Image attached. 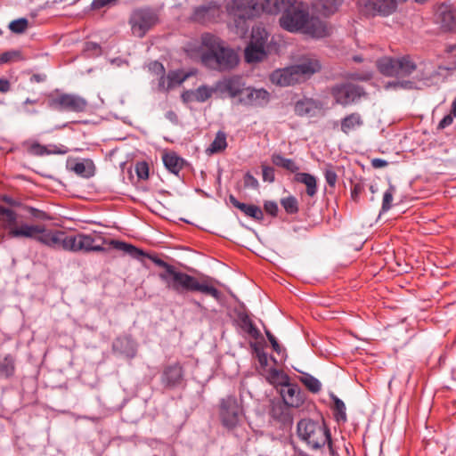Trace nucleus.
Returning <instances> with one entry per match:
<instances>
[{
    "label": "nucleus",
    "instance_id": "31",
    "mask_svg": "<svg viewBox=\"0 0 456 456\" xmlns=\"http://www.w3.org/2000/svg\"><path fill=\"white\" fill-rule=\"evenodd\" d=\"M227 145L226 134L224 131H218L213 142L206 149V153L210 156L223 152L227 148Z\"/></svg>",
    "mask_w": 456,
    "mask_h": 456
},
{
    "label": "nucleus",
    "instance_id": "61",
    "mask_svg": "<svg viewBox=\"0 0 456 456\" xmlns=\"http://www.w3.org/2000/svg\"><path fill=\"white\" fill-rule=\"evenodd\" d=\"M2 200L4 202H5L6 204L12 206V207H19L20 205V203L17 200H15L13 198L8 196V195H4L2 196Z\"/></svg>",
    "mask_w": 456,
    "mask_h": 456
},
{
    "label": "nucleus",
    "instance_id": "63",
    "mask_svg": "<svg viewBox=\"0 0 456 456\" xmlns=\"http://www.w3.org/2000/svg\"><path fill=\"white\" fill-rule=\"evenodd\" d=\"M45 76L40 75V74H34L30 78L31 82H36V83L43 82V81H45Z\"/></svg>",
    "mask_w": 456,
    "mask_h": 456
},
{
    "label": "nucleus",
    "instance_id": "53",
    "mask_svg": "<svg viewBox=\"0 0 456 456\" xmlns=\"http://www.w3.org/2000/svg\"><path fill=\"white\" fill-rule=\"evenodd\" d=\"M264 208L267 214L271 215L273 217L277 216L279 208H278V205L275 201H272V200L265 201L264 204Z\"/></svg>",
    "mask_w": 456,
    "mask_h": 456
},
{
    "label": "nucleus",
    "instance_id": "14",
    "mask_svg": "<svg viewBox=\"0 0 456 456\" xmlns=\"http://www.w3.org/2000/svg\"><path fill=\"white\" fill-rule=\"evenodd\" d=\"M330 94L337 104L347 106L365 95L362 86L352 83H344L331 87Z\"/></svg>",
    "mask_w": 456,
    "mask_h": 456
},
{
    "label": "nucleus",
    "instance_id": "34",
    "mask_svg": "<svg viewBox=\"0 0 456 456\" xmlns=\"http://www.w3.org/2000/svg\"><path fill=\"white\" fill-rule=\"evenodd\" d=\"M343 0H315L314 6L323 15L329 16L336 12Z\"/></svg>",
    "mask_w": 456,
    "mask_h": 456
},
{
    "label": "nucleus",
    "instance_id": "12",
    "mask_svg": "<svg viewBox=\"0 0 456 456\" xmlns=\"http://www.w3.org/2000/svg\"><path fill=\"white\" fill-rule=\"evenodd\" d=\"M358 8L366 17H387L396 11L397 3L396 0H359Z\"/></svg>",
    "mask_w": 456,
    "mask_h": 456
},
{
    "label": "nucleus",
    "instance_id": "3",
    "mask_svg": "<svg viewBox=\"0 0 456 456\" xmlns=\"http://www.w3.org/2000/svg\"><path fill=\"white\" fill-rule=\"evenodd\" d=\"M106 240L102 232L93 231L90 233L78 232L68 235L60 230L48 229L44 224L43 237L40 238V244L51 248H61L70 252H106L105 245L111 246V241Z\"/></svg>",
    "mask_w": 456,
    "mask_h": 456
},
{
    "label": "nucleus",
    "instance_id": "1",
    "mask_svg": "<svg viewBox=\"0 0 456 456\" xmlns=\"http://www.w3.org/2000/svg\"><path fill=\"white\" fill-rule=\"evenodd\" d=\"M110 244L113 248L121 250L134 258L140 259L142 256L150 258L156 265L164 269L163 272L159 273V277L166 284V287L179 295L188 292H200L216 300L221 298V292L214 286L213 281L208 277L199 279L181 272L159 257L149 256L142 250L124 241L111 240Z\"/></svg>",
    "mask_w": 456,
    "mask_h": 456
},
{
    "label": "nucleus",
    "instance_id": "33",
    "mask_svg": "<svg viewBox=\"0 0 456 456\" xmlns=\"http://www.w3.org/2000/svg\"><path fill=\"white\" fill-rule=\"evenodd\" d=\"M214 93H216V86L214 87L200 86L194 91H187L183 94V98H185V95H192L194 101L204 102L208 100Z\"/></svg>",
    "mask_w": 456,
    "mask_h": 456
},
{
    "label": "nucleus",
    "instance_id": "41",
    "mask_svg": "<svg viewBox=\"0 0 456 456\" xmlns=\"http://www.w3.org/2000/svg\"><path fill=\"white\" fill-rule=\"evenodd\" d=\"M281 205L287 214L294 215L298 212V201L294 196H289L281 200Z\"/></svg>",
    "mask_w": 456,
    "mask_h": 456
},
{
    "label": "nucleus",
    "instance_id": "47",
    "mask_svg": "<svg viewBox=\"0 0 456 456\" xmlns=\"http://www.w3.org/2000/svg\"><path fill=\"white\" fill-rule=\"evenodd\" d=\"M135 173L140 179H147L149 177V166L146 162H138L135 165Z\"/></svg>",
    "mask_w": 456,
    "mask_h": 456
},
{
    "label": "nucleus",
    "instance_id": "59",
    "mask_svg": "<svg viewBox=\"0 0 456 456\" xmlns=\"http://www.w3.org/2000/svg\"><path fill=\"white\" fill-rule=\"evenodd\" d=\"M159 76H160V77L159 80V89L160 91H165V92L172 89L171 87H167V76L165 77V74L159 75Z\"/></svg>",
    "mask_w": 456,
    "mask_h": 456
},
{
    "label": "nucleus",
    "instance_id": "10",
    "mask_svg": "<svg viewBox=\"0 0 456 456\" xmlns=\"http://www.w3.org/2000/svg\"><path fill=\"white\" fill-rule=\"evenodd\" d=\"M159 21L157 13L150 8H139L133 11L129 18L132 34L143 37Z\"/></svg>",
    "mask_w": 456,
    "mask_h": 456
},
{
    "label": "nucleus",
    "instance_id": "56",
    "mask_svg": "<svg viewBox=\"0 0 456 456\" xmlns=\"http://www.w3.org/2000/svg\"><path fill=\"white\" fill-rule=\"evenodd\" d=\"M257 360L260 364V367L262 369V374L265 372V370H268V355L265 352H260L257 354Z\"/></svg>",
    "mask_w": 456,
    "mask_h": 456
},
{
    "label": "nucleus",
    "instance_id": "64",
    "mask_svg": "<svg viewBox=\"0 0 456 456\" xmlns=\"http://www.w3.org/2000/svg\"><path fill=\"white\" fill-rule=\"evenodd\" d=\"M450 113L456 117V97L453 99L451 106V111Z\"/></svg>",
    "mask_w": 456,
    "mask_h": 456
},
{
    "label": "nucleus",
    "instance_id": "58",
    "mask_svg": "<svg viewBox=\"0 0 456 456\" xmlns=\"http://www.w3.org/2000/svg\"><path fill=\"white\" fill-rule=\"evenodd\" d=\"M454 118L455 117L453 115H452L451 113L444 116L442 118V120L439 122L438 128L443 129V128H445L446 126H450L452 123Z\"/></svg>",
    "mask_w": 456,
    "mask_h": 456
},
{
    "label": "nucleus",
    "instance_id": "50",
    "mask_svg": "<svg viewBox=\"0 0 456 456\" xmlns=\"http://www.w3.org/2000/svg\"><path fill=\"white\" fill-rule=\"evenodd\" d=\"M261 37L265 38L264 42L265 45L268 39V35L265 29L261 28H253L250 41H260Z\"/></svg>",
    "mask_w": 456,
    "mask_h": 456
},
{
    "label": "nucleus",
    "instance_id": "2",
    "mask_svg": "<svg viewBox=\"0 0 456 456\" xmlns=\"http://www.w3.org/2000/svg\"><path fill=\"white\" fill-rule=\"evenodd\" d=\"M264 12L270 14L282 12L280 26L291 33L300 32L314 38H322L330 34L327 24L311 16L308 6L297 0H264Z\"/></svg>",
    "mask_w": 456,
    "mask_h": 456
},
{
    "label": "nucleus",
    "instance_id": "60",
    "mask_svg": "<svg viewBox=\"0 0 456 456\" xmlns=\"http://www.w3.org/2000/svg\"><path fill=\"white\" fill-rule=\"evenodd\" d=\"M11 90V83L6 78H0V93L5 94Z\"/></svg>",
    "mask_w": 456,
    "mask_h": 456
},
{
    "label": "nucleus",
    "instance_id": "40",
    "mask_svg": "<svg viewBox=\"0 0 456 456\" xmlns=\"http://www.w3.org/2000/svg\"><path fill=\"white\" fill-rule=\"evenodd\" d=\"M188 75L183 73L182 70H172L167 74V87H175L183 83L187 78Z\"/></svg>",
    "mask_w": 456,
    "mask_h": 456
},
{
    "label": "nucleus",
    "instance_id": "9",
    "mask_svg": "<svg viewBox=\"0 0 456 456\" xmlns=\"http://www.w3.org/2000/svg\"><path fill=\"white\" fill-rule=\"evenodd\" d=\"M47 106L57 111L80 113L86 110L88 102L78 94L55 90L47 95Z\"/></svg>",
    "mask_w": 456,
    "mask_h": 456
},
{
    "label": "nucleus",
    "instance_id": "27",
    "mask_svg": "<svg viewBox=\"0 0 456 456\" xmlns=\"http://www.w3.org/2000/svg\"><path fill=\"white\" fill-rule=\"evenodd\" d=\"M272 163L280 168H282L289 173L297 174L299 173L298 164L292 159L285 158L281 153H273L271 157Z\"/></svg>",
    "mask_w": 456,
    "mask_h": 456
},
{
    "label": "nucleus",
    "instance_id": "42",
    "mask_svg": "<svg viewBox=\"0 0 456 456\" xmlns=\"http://www.w3.org/2000/svg\"><path fill=\"white\" fill-rule=\"evenodd\" d=\"M25 210L30 215V216L35 221H50L52 220L51 216L45 211L40 210L38 208L28 207L25 208Z\"/></svg>",
    "mask_w": 456,
    "mask_h": 456
},
{
    "label": "nucleus",
    "instance_id": "20",
    "mask_svg": "<svg viewBox=\"0 0 456 456\" xmlns=\"http://www.w3.org/2000/svg\"><path fill=\"white\" fill-rule=\"evenodd\" d=\"M183 379V370L179 363L167 366L162 373V383L169 387L173 388L179 386Z\"/></svg>",
    "mask_w": 456,
    "mask_h": 456
},
{
    "label": "nucleus",
    "instance_id": "32",
    "mask_svg": "<svg viewBox=\"0 0 456 456\" xmlns=\"http://www.w3.org/2000/svg\"><path fill=\"white\" fill-rule=\"evenodd\" d=\"M263 375L265 377L267 381L273 386L281 387L283 384L289 381V377L282 370H279L276 368H269L265 370Z\"/></svg>",
    "mask_w": 456,
    "mask_h": 456
},
{
    "label": "nucleus",
    "instance_id": "26",
    "mask_svg": "<svg viewBox=\"0 0 456 456\" xmlns=\"http://www.w3.org/2000/svg\"><path fill=\"white\" fill-rule=\"evenodd\" d=\"M294 180L297 183H303L306 188V194L309 197H314L318 191L317 179L314 175L309 173H297Z\"/></svg>",
    "mask_w": 456,
    "mask_h": 456
},
{
    "label": "nucleus",
    "instance_id": "16",
    "mask_svg": "<svg viewBox=\"0 0 456 456\" xmlns=\"http://www.w3.org/2000/svg\"><path fill=\"white\" fill-rule=\"evenodd\" d=\"M245 84L240 76H230L216 83V91L222 96L234 98L243 94Z\"/></svg>",
    "mask_w": 456,
    "mask_h": 456
},
{
    "label": "nucleus",
    "instance_id": "57",
    "mask_svg": "<svg viewBox=\"0 0 456 456\" xmlns=\"http://www.w3.org/2000/svg\"><path fill=\"white\" fill-rule=\"evenodd\" d=\"M149 68L151 71H153L157 75L165 74V68L162 63L159 61H152L150 63Z\"/></svg>",
    "mask_w": 456,
    "mask_h": 456
},
{
    "label": "nucleus",
    "instance_id": "55",
    "mask_svg": "<svg viewBox=\"0 0 456 456\" xmlns=\"http://www.w3.org/2000/svg\"><path fill=\"white\" fill-rule=\"evenodd\" d=\"M243 182L245 187H250L254 189L258 187V181L249 172L244 175Z\"/></svg>",
    "mask_w": 456,
    "mask_h": 456
},
{
    "label": "nucleus",
    "instance_id": "4",
    "mask_svg": "<svg viewBox=\"0 0 456 456\" xmlns=\"http://www.w3.org/2000/svg\"><path fill=\"white\" fill-rule=\"evenodd\" d=\"M198 53L202 65L212 70L228 71L239 63L237 53L211 33L201 35Z\"/></svg>",
    "mask_w": 456,
    "mask_h": 456
},
{
    "label": "nucleus",
    "instance_id": "11",
    "mask_svg": "<svg viewBox=\"0 0 456 456\" xmlns=\"http://www.w3.org/2000/svg\"><path fill=\"white\" fill-rule=\"evenodd\" d=\"M380 73L387 77H403L410 75L416 69V65L408 56L402 58L384 57L377 61Z\"/></svg>",
    "mask_w": 456,
    "mask_h": 456
},
{
    "label": "nucleus",
    "instance_id": "22",
    "mask_svg": "<svg viewBox=\"0 0 456 456\" xmlns=\"http://www.w3.org/2000/svg\"><path fill=\"white\" fill-rule=\"evenodd\" d=\"M264 37L260 41H250L245 49V61L248 63L258 62L266 56Z\"/></svg>",
    "mask_w": 456,
    "mask_h": 456
},
{
    "label": "nucleus",
    "instance_id": "54",
    "mask_svg": "<svg viewBox=\"0 0 456 456\" xmlns=\"http://www.w3.org/2000/svg\"><path fill=\"white\" fill-rule=\"evenodd\" d=\"M117 2V0H93L91 4V8L93 10H100L105 6L113 4Z\"/></svg>",
    "mask_w": 456,
    "mask_h": 456
},
{
    "label": "nucleus",
    "instance_id": "30",
    "mask_svg": "<svg viewBox=\"0 0 456 456\" xmlns=\"http://www.w3.org/2000/svg\"><path fill=\"white\" fill-rule=\"evenodd\" d=\"M16 359L12 354L0 356V379H9L15 373Z\"/></svg>",
    "mask_w": 456,
    "mask_h": 456
},
{
    "label": "nucleus",
    "instance_id": "6",
    "mask_svg": "<svg viewBox=\"0 0 456 456\" xmlns=\"http://www.w3.org/2000/svg\"><path fill=\"white\" fill-rule=\"evenodd\" d=\"M320 69L321 64L317 59L305 58L298 64L274 70L270 80L280 86H289L306 80Z\"/></svg>",
    "mask_w": 456,
    "mask_h": 456
},
{
    "label": "nucleus",
    "instance_id": "17",
    "mask_svg": "<svg viewBox=\"0 0 456 456\" xmlns=\"http://www.w3.org/2000/svg\"><path fill=\"white\" fill-rule=\"evenodd\" d=\"M280 394L281 395L282 402L288 407L297 408L304 402L300 388L297 385L291 384L289 381L281 387Z\"/></svg>",
    "mask_w": 456,
    "mask_h": 456
},
{
    "label": "nucleus",
    "instance_id": "43",
    "mask_svg": "<svg viewBox=\"0 0 456 456\" xmlns=\"http://www.w3.org/2000/svg\"><path fill=\"white\" fill-rule=\"evenodd\" d=\"M28 25V20L25 18H20V19L12 20L9 24V28L13 33L20 34V33H23L27 29Z\"/></svg>",
    "mask_w": 456,
    "mask_h": 456
},
{
    "label": "nucleus",
    "instance_id": "45",
    "mask_svg": "<svg viewBox=\"0 0 456 456\" xmlns=\"http://www.w3.org/2000/svg\"><path fill=\"white\" fill-rule=\"evenodd\" d=\"M395 189L393 186H390L383 195V200H382V212H387L391 208L392 201L394 199Z\"/></svg>",
    "mask_w": 456,
    "mask_h": 456
},
{
    "label": "nucleus",
    "instance_id": "36",
    "mask_svg": "<svg viewBox=\"0 0 456 456\" xmlns=\"http://www.w3.org/2000/svg\"><path fill=\"white\" fill-rule=\"evenodd\" d=\"M288 406L284 403H273L270 411L271 416L281 422H286L290 419Z\"/></svg>",
    "mask_w": 456,
    "mask_h": 456
},
{
    "label": "nucleus",
    "instance_id": "7",
    "mask_svg": "<svg viewBox=\"0 0 456 456\" xmlns=\"http://www.w3.org/2000/svg\"><path fill=\"white\" fill-rule=\"evenodd\" d=\"M229 17L234 21L237 33L248 30L247 20L257 17L263 10L257 0H231L226 4Z\"/></svg>",
    "mask_w": 456,
    "mask_h": 456
},
{
    "label": "nucleus",
    "instance_id": "28",
    "mask_svg": "<svg viewBox=\"0 0 456 456\" xmlns=\"http://www.w3.org/2000/svg\"><path fill=\"white\" fill-rule=\"evenodd\" d=\"M363 125L361 115L357 112L351 113L341 119V131L348 134Z\"/></svg>",
    "mask_w": 456,
    "mask_h": 456
},
{
    "label": "nucleus",
    "instance_id": "18",
    "mask_svg": "<svg viewBox=\"0 0 456 456\" xmlns=\"http://www.w3.org/2000/svg\"><path fill=\"white\" fill-rule=\"evenodd\" d=\"M322 103L312 98L298 100L294 107L295 113L300 117H315L322 110Z\"/></svg>",
    "mask_w": 456,
    "mask_h": 456
},
{
    "label": "nucleus",
    "instance_id": "52",
    "mask_svg": "<svg viewBox=\"0 0 456 456\" xmlns=\"http://www.w3.org/2000/svg\"><path fill=\"white\" fill-rule=\"evenodd\" d=\"M262 175L265 182L273 183L275 179L274 169L272 167L263 165Z\"/></svg>",
    "mask_w": 456,
    "mask_h": 456
},
{
    "label": "nucleus",
    "instance_id": "8",
    "mask_svg": "<svg viewBox=\"0 0 456 456\" xmlns=\"http://www.w3.org/2000/svg\"><path fill=\"white\" fill-rule=\"evenodd\" d=\"M297 431L299 438L314 450L321 449L325 444L332 448L330 432L325 425L304 419L297 423Z\"/></svg>",
    "mask_w": 456,
    "mask_h": 456
},
{
    "label": "nucleus",
    "instance_id": "44",
    "mask_svg": "<svg viewBox=\"0 0 456 456\" xmlns=\"http://www.w3.org/2000/svg\"><path fill=\"white\" fill-rule=\"evenodd\" d=\"M323 174L327 183L330 187H335L338 181V175L331 164H327L325 166Z\"/></svg>",
    "mask_w": 456,
    "mask_h": 456
},
{
    "label": "nucleus",
    "instance_id": "29",
    "mask_svg": "<svg viewBox=\"0 0 456 456\" xmlns=\"http://www.w3.org/2000/svg\"><path fill=\"white\" fill-rule=\"evenodd\" d=\"M238 324L240 328L249 337L252 338H258L260 336V331L254 324L253 321L250 319V317L245 314L240 313L238 315Z\"/></svg>",
    "mask_w": 456,
    "mask_h": 456
},
{
    "label": "nucleus",
    "instance_id": "23",
    "mask_svg": "<svg viewBox=\"0 0 456 456\" xmlns=\"http://www.w3.org/2000/svg\"><path fill=\"white\" fill-rule=\"evenodd\" d=\"M220 15V8L215 3L198 7L194 12V19L201 23L214 21Z\"/></svg>",
    "mask_w": 456,
    "mask_h": 456
},
{
    "label": "nucleus",
    "instance_id": "51",
    "mask_svg": "<svg viewBox=\"0 0 456 456\" xmlns=\"http://www.w3.org/2000/svg\"><path fill=\"white\" fill-rule=\"evenodd\" d=\"M265 335L267 337V339L271 343L273 351L276 352L278 354H281L284 351V349L278 343L276 338L268 330H265Z\"/></svg>",
    "mask_w": 456,
    "mask_h": 456
},
{
    "label": "nucleus",
    "instance_id": "15",
    "mask_svg": "<svg viewBox=\"0 0 456 456\" xmlns=\"http://www.w3.org/2000/svg\"><path fill=\"white\" fill-rule=\"evenodd\" d=\"M435 21L444 31H456V7L448 4H441L434 8Z\"/></svg>",
    "mask_w": 456,
    "mask_h": 456
},
{
    "label": "nucleus",
    "instance_id": "62",
    "mask_svg": "<svg viewBox=\"0 0 456 456\" xmlns=\"http://www.w3.org/2000/svg\"><path fill=\"white\" fill-rule=\"evenodd\" d=\"M371 166L374 168H381L387 166V162L382 159H373L371 160Z\"/></svg>",
    "mask_w": 456,
    "mask_h": 456
},
{
    "label": "nucleus",
    "instance_id": "37",
    "mask_svg": "<svg viewBox=\"0 0 456 456\" xmlns=\"http://www.w3.org/2000/svg\"><path fill=\"white\" fill-rule=\"evenodd\" d=\"M72 170L79 175L90 177L94 174V165L92 160L85 159L81 162H77Z\"/></svg>",
    "mask_w": 456,
    "mask_h": 456
},
{
    "label": "nucleus",
    "instance_id": "38",
    "mask_svg": "<svg viewBox=\"0 0 456 456\" xmlns=\"http://www.w3.org/2000/svg\"><path fill=\"white\" fill-rule=\"evenodd\" d=\"M299 380L310 392L314 394L319 393L322 389L321 382L316 378L308 373H304L301 377H299Z\"/></svg>",
    "mask_w": 456,
    "mask_h": 456
},
{
    "label": "nucleus",
    "instance_id": "5",
    "mask_svg": "<svg viewBox=\"0 0 456 456\" xmlns=\"http://www.w3.org/2000/svg\"><path fill=\"white\" fill-rule=\"evenodd\" d=\"M43 232L44 224L20 222L16 211L0 205V245L11 239H30L40 243Z\"/></svg>",
    "mask_w": 456,
    "mask_h": 456
},
{
    "label": "nucleus",
    "instance_id": "39",
    "mask_svg": "<svg viewBox=\"0 0 456 456\" xmlns=\"http://www.w3.org/2000/svg\"><path fill=\"white\" fill-rule=\"evenodd\" d=\"M331 398L333 400L334 407V417L338 422H346V405L344 402L339 399L338 396L332 395Z\"/></svg>",
    "mask_w": 456,
    "mask_h": 456
},
{
    "label": "nucleus",
    "instance_id": "48",
    "mask_svg": "<svg viewBox=\"0 0 456 456\" xmlns=\"http://www.w3.org/2000/svg\"><path fill=\"white\" fill-rule=\"evenodd\" d=\"M47 155H64L69 152V148L62 144H49L47 145Z\"/></svg>",
    "mask_w": 456,
    "mask_h": 456
},
{
    "label": "nucleus",
    "instance_id": "24",
    "mask_svg": "<svg viewBox=\"0 0 456 456\" xmlns=\"http://www.w3.org/2000/svg\"><path fill=\"white\" fill-rule=\"evenodd\" d=\"M231 204L240 209L245 216H249L256 221H262L264 219V213L262 209L253 204H246L239 201L233 195L229 196Z\"/></svg>",
    "mask_w": 456,
    "mask_h": 456
},
{
    "label": "nucleus",
    "instance_id": "46",
    "mask_svg": "<svg viewBox=\"0 0 456 456\" xmlns=\"http://www.w3.org/2000/svg\"><path fill=\"white\" fill-rule=\"evenodd\" d=\"M364 191V183L362 182H352V189H351V199L357 202L359 201L361 195Z\"/></svg>",
    "mask_w": 456,
    "mask_h": 456
},
{
    "label": "nucleus",
    "instance_id": "13",
    "mask_svg": "<svg viewBox=\"0 0 456 456\" xmlns=\"http://www.w3.org/2000/svg\"><path fill=\"white\" fill-rule=\"evenodd\" d=\"M241 414V407L235 396L229 395L220 402V419L224 428L233 429L237 427Z\"/></svg>",
    "mask_w": 456,
    "mask_h": 456
},
{
    "label": "nucleus",
    "instance_id": "19",
    "mask_svg": "<svg viewBox=\"0 0 456 456\" xmlns=\"http://www.w3.org/2000/svg\"><path fill=\"white\" fill-rule=\"evenodd\" d=\"M240 102L245 105L263 106L269 102V93L265 89L248 88L243 92Z\"/></svg>",
    "mask_w": 456,
    "mask_h": 456
},
{
    "label": "nucleus",
    "instance_id": "21",
    "mask_svg": "<svg viewBox=\"0 0 456 456\" xmlns=\"http://www.w3.org/2000/svg\"><path fill=\"white\" fill-rule=\"evenodd\" d=\"M112 349L129 359L134 358L137 353L136 344L130 336L117 338L113 341Z\"/></svg>",
    "mask_w": 456,
    "mask_h": 456
},
{
    "label": "nucleus",
    "instance_id": "35",
    "mask_svg": "<svg viewBox=\"0 0 456 456\" xmlns=\"http://www.w3.org/2000/svg\"><path fill=\"white\" fill-rule=\"evenodd\" d=\"M23 150L31 156L43 157L46 156L47 146L40 144L38 142L34 140H26L21 143Z\"/></svg>",
    "mask_w": 456,
    "mask_h": 456
},
{
    "label": "nucleus",
    "instance_id": "25",
    "mask_svg": "<svg viewBox=\"0 0 456 456\" xmlns=\"http://www.w3.org/2000/svg\"><path fill=\"white\" fill-rule=\"evenodd\" d=\"M165 167L172 174L178 175L183 168L185 160L175 151H165L162 155Z\"/></svg>",
    "mask_w": 456,
    "mask_h": 456
},
{
    "label": "nucleus",
    "instance_id": "49",
    "mask_svg": "<svg viewBox=\"0 0 456 456\" xmlns=\"http://www.w3.org/2000/svg\"><path fill=\"white\" fill-rule=\"evenodd\" d=\"M20 52L18 51H9L4 52L0 54V63H6L20 58Z\"/></svg>",
    "mask_w": 456,
    "mask_h": 456
}]
</instances>
